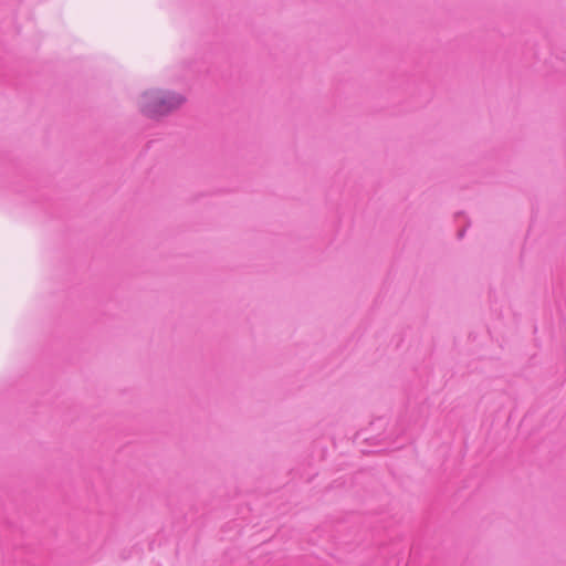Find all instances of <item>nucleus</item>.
Masks as SVG:
<instances>
[{
	"mask_svg": "<svg viewBox=\"0 0 566 566\" xmlns=\"http://www.w3.org/2000/svg\"><path fill=\"white\" fill-rule=\"evenodd\" d=\"M185 102L186 97L178 92L150 88L142 94L138 105L145 115L157 117L179 108Z\"/></svg>",
	"mask_w": 566,
	"mask_h": 566,
	"instance_id": "nucleus-1",
	"label": "nucleus"
}]
</instances>
